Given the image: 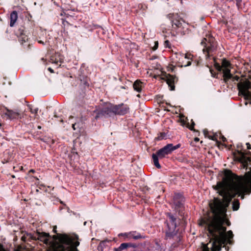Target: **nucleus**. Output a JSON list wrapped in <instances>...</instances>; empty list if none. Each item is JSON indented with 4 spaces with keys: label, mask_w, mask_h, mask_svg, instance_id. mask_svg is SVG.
Returning a JSON list of instances; mask_svg holds the SVG:
<instances>
[{
    "label": "nucleus",
    "mask_w": 251,
    "mask_h": 251,
    "mask_svg": "<svg viewBox=\"0 0 251 251\" xmlns=\"http://www.w3.org/2000/svg\"><path fill=\"white\" fill-rule=\"evenodd\" d=\"M214 188L223 197V199L215 198L210 201L209 206L213 216L204 217L200 223V225L207 226L211 236L210 243L204 245L202 251H209L207 245L211 242L212 251H219L226 242L230 243V239L233 237L232 232L229 230L226 232V227L223 226L225 223L227 226L230 225L226 218V208L236 195L243 199L245 194L251 193V173L249 172L243 177L234 178L231 172L226 170L223 180L218 182Z\"/></svg>",
    "instance_id": "nucleus-1"
},
{
    "label": "nucleus",
    "mask_w": 251,
    "mask_h": 251,
    "mask_svg": "<svg viewBox=\"0 0 251 251\" xmlns=\"http://www.w3.org/2000/svg\"><path fill=\"white\" fill-rule=\"evenodd\" d=\"M180 145L173 146L172 144H169L158 151L156 154H152V157L154 165L157 168H160L161 166L159 163L158 158H163L166 155L171 154L174 151L179 148Z\"/></svg>",
    "instance_id": "nucleus-2"
},
{
    "label": "nucleus",
    "mask_w": 251,
    "mask_h": 251,
    "mask_svg": "<svg viewBox=\"0 0 251 251\" xmlns=\"http://www.w3.org/2000/svg\"><path fill=\"white\" fill-rule=\"evenodd\" d=\"M193 55L190 53H176L172 56L173 61L178 67H187L191 63Z\"/></svg>",
    "instance_id": "nucleus-3"
},
{
    "label": "nucleus",
    "mask_w": 251,
    "mask_h": 251,
    "mask_svg": "<svg viewBox=\"0 0 251 251\" xmlns=\"http://www.w3.org/2000/svg\"><path fill=\"white\" fill-rule=\"evenodd\" d=\"M222 67L224 79L226 81L232 76V75L230 73V70L232 68L231 65L229 61L226 59H224L222 61Z\"/></svg>",
    "instance_id": "nucleus-4"
},
{
    "label": "nucleus",
    "mask_w": 251,
    "mask_h": 251,
    "mask_svg": "<svg viewBox=\"0 0 251 251\" xmlns=\"http://www.w3.org/2000/svg\"><path fill=\"white\" fill-rule=\"evenodd\" d=\"M129 107L124 104L114 105L112 106L109 109V112H107V114L112 112L115 114L124 115L129 111Z\"/></svg>",
    "instance_id": "nucleus-5"
},
{
    "label": "nucleus",
    "mask_w": 251,
    "mask_h": 251,
    "mask_svg": "<svg viewBox=\"0 0 251 251\" xmlns=\"http://www.w3.org/2000/svg\"><path fill=\"white\" fill-rule=\"evenodd\" d=\"M162 78L166 80L171 90H175V83L177 81V78L176 76L167 74L166 73H162Z\"/></svg>",
    "instance_id": "nucleus-6"
},
{
    "label": "nucleus",
    "mask_w": 251,
    "mask_h": 251,
    "mask_svg": "<svg viewBox=\"0 0 251 251\" xmlns=\"http://www.w3.org/2000/svg\"><path fill=\"white\" fill-rule=\"evenodd\" d=\"M119 237H122L123 240H129L131 239L137 240L143 238L140 233L136 231H131L127 233H120L119 234Z\"/></svg>",
    "instance_id": "nucleus-7"
},
{
    "label": "nucleus",
    "mask_w": 251,
    "mask_h": 251,
    "mask_svg": "<svg viewBox=\"0 0 251 251\" xmlns=\"http://www.w3.org/2000/svg\"><path fill=\"white\" fill-rule=\"evenodd\" d=\"M179 121L180 122L182 126H186L187 127H188L191 130L195 131V130L194 128V126H195V123L192 120H191L190 123H189L188 122L187 123V118L185 117L184 116L180 115Z\"/></svg>",
    "instance_id": "nucleus-8"
},
{
    "label": "nucleus",
    "mask_w": 251,
    "mask_h": 251,
    "mask_svg": "<svg viewBox=\"0 0 251 251\" xmlns=\"http://www.w3.org/2000/svg\"><path fill=\"white\" fill-rule=\"evenodd\" d=\"M60 242L66 245H70L73 243V238L67 235H62L59 237Z\"/></svg>",
    "instance_id": "nucleus-9"
},
{
    "label": "nucleus",
    "mask_w": 251,
    "mask_h": 251,
    "mask_svg": "<svg viewBox=\"0 0 251 251\" xmlns=\"http://www.w3.org/2000/svg\"><path fill=\"white\" fill-rule=\"evenodd\" d=\"M10 26L11 27H13L15 25L18 19V13L16 11H13L11 12L10 14Z\"/></svg>",
    "instance_id": "nucleus-10"
},
{
    "label": "nucleus",
    "mask_w": 251,
    "mask_h": 251,
    "mask_svg": "<svg viewBox=\"0 0 251 251\" xmlns=\"http://www.w3.org/2000/svg\"><path fill=\"white\" fill-rule=\"evenodd\" d=\"M133 88L136 91L140 92L142 91L143 83L139 80L135 81L133 84Z\"/></svg>",
    "instance_id": "nucleus-11"
},
{
    "label": "nucleus",
    "mask_w": 251,
    "mask_h": 251,
    "mask_svg": "<svg viewBox=\"0 0 251 251\" xmlns=\"http://www.w3.org/2000/svg\"><path fill=\"white\" fill-rule=\"evenodd\" d=\"M240 206V203L238 200H234L232 202V209L234 211L237 210Z\"/></svg>",
    "instance_id": "nucleus-12"
},
{
    "label": "nucleus",
    "mask_w": 251,
    "mask_h": 251,
    "mask_svg": "<svg viewBox=\"0 0 251 251\" xmlns=\"http://www.w3.org/2000/svg\"><path fill=\"white\" fill-rule=\"evenodd\" d=\"M182 22L180 20H174L173 21V26L175 25L176 27H179L181 26Z\"/></svg>",
    "instance_id": "nucleus-13"
},
{
    "label": "nucleus",
    "mask_w": 251,
    "mask_h": 251,
    "mask_svg": "<svg viewBox=\"0 0 251 251\" xmlns=\"http://www.w3.org/2000/svg\"><path fill=\"white\" fill-rule=\"evenodd\" d=\"M132 247V245L130 243H122L120 246V249H122V250L126 249L128 247Z\"/></svg>",
    "instance_id": "nucleus-14"
},
{
    "label": "nucleus",
    "mask_w": 251,
    "mask_h": 251,
    "mask_svg": "<svg viewBox=\"0 0 251 251\" xmlns=\"http://www.w3.org/2000/svg\"><path fill=\"white\" fill-rule=\"evenodd\" d=\"M79 245V242L78 241L75 240V239L73 238V243L70 244V247L76 248V247L78 246Z\"/></svg>",
    "instance_id": "nucleus-15"
},
{
    "label": "nucleus",
    "mask_w": 251,
    "mask_h": 251,
    "mask_svg": "<svg viewBox=\"0 0 251 251\" xmlns=\"http://www.w3.org/2000/svg\"><path fill=\"white\" fill-rule=\"evenodd\" d=\"M215 68L218 71H222V64L220 66L219 64H215Z\"/></svg>",
    "instance_id": "nucleus-16"
},
{
    "label": "nucleus",
    "mask_w": 251,
    "mask_h": 251,
    "mask_svg": "<svg viewBox=\"0 0 251 251\" xmlns=\"http://www.w3.org/2000/svg\"><path fill=\"white\" fill-rule=\"evenodd\" d=\"M174 69V66H173L172 65H171L170 66H169L168 67H167V71H173Z\"/></svg>",
    "instance_id": "nucleus-17"
},
{
    "label": "nucleus",
    "mask_w": 251,
    "mask_h": 251,
    "mask_svg": "<svg viewBox=\"0 0 251 251\" xmlns=\"http://www.w3.org/2000/svg\"><path fill=\"white\" fill-rule=\"evenodd\" d=\"M104 114H103V112L102 111V112H98L97 113V116H96L95 118L96 119H98L99 117H100L101 115H103Z\"/></svg>",
    "instance_id": "nucleus-18"
},
{
    "label": "nucleus",
    "mask_w": 251,
    "mask_h": 251,
    "mask_svg": "<svg viewBox=\"0 0 251 251\" xmlns=\"http://www.w3.org/2000/svg\"><path fill=\"white\" fill-rule=\"evenodd\" d=\"M69 251H78V250L76 248H74L73 247H70L69 248Z\"/></svg>",
    "instance_id": "nucleus-19"
},
{
    "label": "nucleus",
    "mask_w": 251,
    "mask_h": 251,
    "mask_svg": "<svg viewBox=\"0 0 251 251\" xmlns=\"http://www.w3.org/2000/svg\"><path fill=\"white\" fill-rule=\"evenodd\" d=\"M164 44H165V46L166 47H168V48H170V46H169V45H170V42H169V41L168 40H166V41H165V43H164Z\"/></svg>",
    "instance_id": "nucleus-20"
},
{
    "label": "nucleus",
    "mask_w": 251,
    "mask_h": 251,
    "mask_svg": "<svg viewBox=\"0 0 251 251\" xmlns=\"http://www.w3.org/2000/svg\"><path fill=\"white\" fill-rule=\"evenodd\" d=\"M157 48H158V42H155V46H154V47H153V50H156Z\"/></svg>",
    "instance_id": "nucleus-21"
},
{
    "label": "nucleus",
    "mask_w": 251,
    "mask_h": 251,
    "mask_svg": "<svg viewBox=\"0 0 251 251\" xmlns=\"http://www.w3.org/2000/svg\"><path fill=\"white\" fill-rule=\"evenodd\" d=\"M234 79V80H238L239 79V77L238 76H235L234 77H233Z\"/></svg>",
    "instance_id": "nucleus-22"
},
{
    "label": "nucleus",
    "mask_w": 251,
    "mask_h": 251,
    "mask_svg": "<svg viewBox=\"0 0 251 251\" xmlns=\"http://www.w3.org/2000/svg\"><path fill=\"white\" fill-rule=\"evenodd\" d=\"M207 133L208 131L206 129L203 130V133L205 135V136H206Z\"/></svg>",
    "instance_id": "nucleus-23"
},
{
    "label": "nucleus",
    "mask_w": 251,
    "mask_h": 251,
    "mask_svg": "<svg viewBox=\"0 0 251 251\" xmlns=\"http://www.w3.org/2000/svg\"><path fill=\"white\" fill-rule=\"evenodd\" d=\"M206 39L204 38L202 41H201V44H205V41H206Z\"/></svg>",
    "instance_id": "nucleus-24"
},
{
    "label": "nucleus",
    "mask_w": 251,
    "mask_h": 251,
    "mask_svg": "<svg viewBox=\"0 0 251 251\" xmlns=\"http://www.w3.org/2000/svg\"><path fill=\"white\" fill-rule=\"evenodd\" d=\"M115 251H122V249H120V246H119L118 248L115 249Z\"/></svg>",
    "instance_id": "nucleus-25"
},
{
    "label": "nucleus",
    "mask_w": 251,
    "mask_h": 251,
    "mask_svg": "<svg viewBox=\"0 0 251 251\" xmlns=\"http://www.w3.org/2000/svg\"><path fill=\"white\" fill-rule=\"evenodd\" d=\"M48 70H49L50 72H51V73H53V70H52L51 68H48Z\"/></svg>",
    "instance_id": "nucleus-26"
},
{
    "label": "nucleus",
    "mask_w": 251,
    "mask_h": 251,
    "mask_svg": "<svg viewBox=\"0 0 251 251\" xmlns=\"http://www.w3.org/2000/svg\"><path fill=\"white\" fill-rule=\"evenodd\" d=\"M194 140H195V141H196V142H198V141L200 140V139H199V138H198V137H196V138L194 139Z\"/></svg>",
    "instance_id": "nucleus-27"
},
{
    "label": "nucleus",
    "mask_w": 251,
    "mask_h": 251,
    "mask_svg": "<svg viewBox=\"0 0 251 251\" xmlns=\"http://www.w3.org/2000/svg\"><path fill=\"white\" fill-rule=\"evenodd\" d=\"M29 172L34 173L35 172V170L31 169L29 171Z\"/></svg>",
    "instance_id": "nucleus-28"
},
{
    "label": "nucleus",
    "mask_w": 251,
    "mask_h": 251,
    "mask_svg": "<svg viewBox=\"0 0 251 251\" xmlns=\"http://www.w3.org/2000/svg\"><path fill=\"white\" fill-rule=\"evenodd\" d=\"M0 251H4L2 246L0 245Z\"/></svg>",
    "instance_id": "nucleus-29"
},
{
    "label": "nucleus",
    "mask_w": 251,
    "mask_h": 251,
    "mask_svg": "<svg viewBox=\"0 0 251 251\" xmlns=\"http://www.w3.org/2000/svg\"><path fill=\"white\" fill-rule=\"evenodd\" d=\"M222 139L223 142H225L226 140V138L224 137H222Z\"/></svg>",
    "instance_id": "nucleus-30"
},
{
    "label": "nucleus",
    "mask_w": 251,
    "mask_h": 251,
    "mask_svg": "<svg viewBox=\"0 0 251 251\" xmlns=\"http://www.w3.org/2000/svg\"><path fill=\"white\" fill-rule=\"evenodd\" d=\"M42 60H43V61H45V60H44V58H42Z\"/></svg>",
    "instance_id": "nucleus-31"
},
{
    "label": "nucleus",
    "mask_w": 251,
    "mask_h": 251,
    "mask_svg": "<svg viewBox=\"0 0 251 251\" xmlns=\"http://www.w3.org/2000/svg\"><path fill=\"white\" fill-rule=\"evenodd\" d=\"M74 126H74V125H73V128H74V129H75Z\"/></svg>",
    "instance_id": "nucleus-32"
},
{
    "label": "nucleus",
    "mask_w": 251,
    "mask_h": 251,
    "mask_svg": "<svg viewBox=\"0 0 251 251\" xmlns=\"http://www.w3.org/2000/svg\"><path fill=\"white\" fill-rule=\"evenodd\" d=\"M247 145L248 146H250V145L249 144V143H248Z\"/></svg>",
    "instance_id": "nucleus-33"
},
{
    "label": "nucleus",
    "mask_w": 251,
    "mask_h": 251,
    "mask_svg": "<svg viewBox=\"0 0 251 251\" xmlns=\"http://www.w3.org/2000/svg\"><path fill=\"white\" fill-rule=\"evenodd\" d=\"M38 128L40 129L41 128V126H39Z\"/></svg>",
    "instance_id": "nucleus-34"
},
{
    "label": "nucleus",
    "mask_w": 251,
    "mask_h": 251,
    "mask_svg": "<svg viewBox=\"0 0 251 251\" xmlns=\"http://www.w3.org/2000/svg\"><path fill=\"white\" fill-rule=\"evenodd\" d=\"M46 236H48V234H46Z\"/></svg>",
    "instance_id": "nucleus-35"
}]
</instances>
